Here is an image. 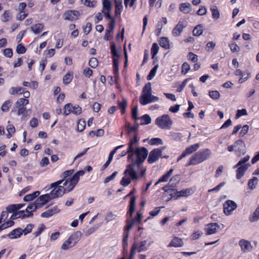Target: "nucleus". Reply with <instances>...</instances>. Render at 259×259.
Instances as JSON below:
<instances>
[{
	"label": "nucleus",
	"mask_w": 259,
	"mask_h": 259,
	"mask_svg": "<svg viewBox=\"0 0 259 259\" xmlns=\"http://www.w3.org/2000/svg\"><path fill=\"white\" fill-rule=\"evenodd\" d=\"M235 150V152L238 154L239 156L241 155H244L245 151L246 145L242 140H236L234 144L232 145Z\"/></svg>",
	"instance_id": "nucleus-7"
},
{
	"label": "nucleus",
	"mask_w": 259,
	"mask_h": 259,
	"mask_svg": "<svg viewBox=\"0 0 259 259\" xmlns=\"http://www.w3.org/2000/svg\"><path fill=\"white\" fill-rule=\"evenodd\" d=\"M103 10L102 12H104V10L110 11L112 9L111 2L109 0H103Z\"/></svg>",
	"instance_id": "nucleus-34"
},
{
	"label": "nucleus",
	"mask_w": 259,
	"mask_h": 259,
	"mask_svg": "<svg viewBox=\"0 0 259 259\" xmlns=\"http://www.w3.org/2000/svg\"><path fill=\"white\" fill-rule=\"evenodd\" d=\"M247 114V111L245 109L241 110H238L237 111V114L236 115V118H238L241 116L246 115Z\"/></svg>",
	"instance_id": "nucleus-64"
},
{
	"label": "nucleus",
	"mask_w": 259,
	"mask_h": 259,
	"mask_svg": "<svg viewBox=\"0 0 259 259\" xmlns=\"http://www.w3.org/2000/svg\"><path fill=\"white\" fill-rule=\"evenodd\" d=\"M73 246H74V245L72 244L71 242L68 239L62 245L61 248L63 250H65L69 249L70 247H72Z\"/></svg>",
	"instance_id": "nucleus-47"
},
{
	"label": "nucleus",
	"mask_w": 259,
	"mask_h": 259,
	"mask_svg": "<svg viewBox=\"0 0 259 259\" xmlns=\"http://www.w3.org/2000/svg\"><path fill=\"white\" fill-rule=\"evenodd\" d=\"M183 245V240L178 237H175L170 242L168 246L175 247H181Z\"/></svg>",
	"instance_id": "nucleus-25"
},
{
	"label": "nucleus",
	"mask_w": 259,
	"mask_h": 259,
	"mask_svg": "<svg viewBox=\"0 0 259 259\" xmlns=\"http://www.w3.org/2000/svg\"><path fill=\"white\" fill-rule=\"evenodd\" d=\"M259 219V207L255 210L252 215L250 217L249 221L254 222Z\"/></svg>",
	"instance_id": "nucleus-45"
},
{
	"label": "nucleus",
	"mask_w": 259,
	"mask_h": 259,
	"mask_svg": "<svg viewBox=\"0 0 259 259\" xmlns=\"http://www.w3.org/2000/svg\"><path fill=\"white\" fill-rule=\"evenodd\" d=\"M180 180V177L179 175H176L172 177L170 180L168 185L171 187H174L179 183Z\"/></svg>",
	"instance_id": "nucleus-32"
},
{
	"label": "nucleus",
	"mask_w": 259,
	"mask_h": 259,
	"mask_svg": "<svg viewBox=\"0 0 259 259\" xmlns=\"http://www.w3.org/2000/svg\"><path fill=\"white\" fill-rule=\"evenodd\" d=\"M250 156L246 155L242 158L235 166L234 167H237L238 166L241 164H246V162L249 160Z\"/></svg>",
	"instance_id": "nucleus-51"
},
{
	"label": "nucleus",
	"mask_w": 259,
	"mask_h": 259,
	"mask_svg": "<svg viewBox=\"0 0 259 259\" xmlns=\"http://www.w3.org/2000/svg\"><path fill=\"white\" fill-rule=\"evenodd\" d=\"M81 236V233L79 231L74 232L68 238V239L71 242L72 244L74 246L77 242L80 240Z\"/></svg>",
	"instance_id": "nucleus-20"
},
{
	"label": "nucleus",
	"mask_w": 259,
	"mask_h": 259,
	"mask_svg": "<svg viewBox=\"0 0 259 259\" xmlns=\"http://www.w3.org/2000/svg\"><path fill=\"white\" fill-rule=\"evenodd\" d=\"M183 85H188L190 88H192V93L194 96V90L193 89V80L192 78H187L183 82Z\"/></svg>",
	"instance_id": "nucleus-36"
},
{
	"label": "nucleus",
	"mask_w": 259,
	"mask_h": 259,
	"mask_svg": "<svg viewBox=\"0 0 259 259\" xmlns=\"http://www.w3.org/2000/svg\"><path fill=\"white\" fill-rule=\"evenodd\" d=\"M136 144L130 142L128 146V150L127 151V153L131 154L135 153V150L139 147L136 148Z\"/></svg>",
	"instance_id": "nucleus-54"
},
{
	"label": "nucleus",
	"mask_w": 259,
	"mask_h": 259,
	"mask_svg": "<svg viewBox=\"0 0 259 259\" xmlns=\"http://www.w3.org/2000/svg\"><path fill=\"white\" fill-rule=\"evenodd\" d=\"M211 154V151L206 148L201 150L195 153V164L200 163L207 159Z\"/></svg>",
	"instance_id": "nucleus-5"
},
{
	"label": "nucleus",
	"mask_w": 259,
	"mask_h": 259,
	"mask_svg": "<svg viewBox=\"0 0 259 259\" xmlns=\"http://www.w3.org/2000/svg\"><path fill=\"white\" fill-rule=\"evenodd\" d=\"M22 89H23L21 87H12L10 89L9 92L10 94L14 95L17 94L19 93H21V92L22 91Z\"/></svg>",
	"instance_id": "nucleus-48"
},
{
	"label": "nucleus",
	"mask_w": 259,
	"mask_h": 259,
	"mask_svg": "<svg viewBox=\"0 0 259 259\" xmlns=\"http://www.w3.org/2000/svg\"><path fill=\"white\" fill-rule=\"evenodd\" d=\"M60 211L59 209L57 206L54 207L49 209L46 211L41 213V217L42 218H49L53 214L58 212Z\"/></svg>",
	"instance_id": "nucleus-19"
},
{
	"label": "nucleus",
	"mask_w": 259,
	"mask_h": 259,
	"mask_svg": "<svg viewBox=\"0 0 259 259\" xmlns=\"http://www.w3.org/2000/svg\"><path fill=\"white\" fill-rule=\"evenodd\" d=\"M22 234V230L20 228H17L10 232L8 236L11 239H15L20 237Z\"/></svg>",
	"instance_id": "nucleus-23"
},
{
	"label": "nucleus",
	"mask_w": 259,
	"mask_h": 259,
	"mask_svg": "<svg viewBox=\"0 0 259 259\" xmlns=\"http://www.w3.org/2000/svg\"><path fill=\"white\" fill-rule=\"evenodd\" d=\"M24 213V210H21L14 212L10 217L11 220H14L18 218H22V216Z\"/></svg>",
	"instance_id": "nucleus-44"
},
{
	"label": "nucleus",
	"mask_w": 259,
	"mask_h": 259,
	"mask_svg": "<svg viewBox=\"0 0 259 259\" xmlns=\"http://www.w3.org/2000/svg\"><path fill=\"white\" fill-rule=\"evenodd\" d=\"M159 45L161 47L165 49H169V44L168 39L166 37L161 38L159 41Z\"/></svg>",
	"instance_id": "nucleus-35"
},
{
	"label": "nucleus",
	"mask_w": 259,
	"mask_h": 259,
	"mask_svg": "<svg viewBox=\"0 0 259 259\" xmlns=\"http://www.w3.org/2000/svg\"><path fill=\"white\" fill-rule=\"evenodd\" d=\"M155 123L161 129L169 130L172 126L173 121L167 114H164L158 117Z\"/></svg>",
	"instance_id": "nucleus-4"
},
{
	"label": "nucleus",
	"mask_w": 259,
	"mask_h": 259,
	"mask_svg": "<svg viewBox=\"0 0 259 259\" xmlns=\"http://www.w3.org/2000/svg\"><path fill=\"white\" fill-rule=\"evenodd\" d=\"M194 151V146L191 145L189 147L186 148L185 150L181 154L177 159L179 162L181 159H183L187 155H190Z\"/></svg>",
	"instance_id": "nucleus-22"
},
{
	"label": "nucleus",
	"mask_w": 259,
	"mask_h": 259,
	"mask_svg": "<svg viewBox=\"0 0 259 259\" xmlns=\"http://www.w3.org/2000/svg\"><path fill=\"white\" fill-rule=\"evenodd\" d=\"M209 95L211 98L214 100L219 99L220 97L219 92L216 91L209 92Z\"/></svg>",
	"instance_id": "nucleus-59"
},
{
	"label": "nucleus",
	"mask_w": 259,
	"mask_h": 259,
	"mask_svg": "<svg viewBox=\"0 0 259 259\" xmlns=\"http://www.w3.org/2000/svg\"><path fill=\"white\" fill-rule=\"evenodd\" d=\"M89 64L91 67L95 68L98 65V61L96 58L93 57L90 59Z\"/></svg>",
	"instance_id": "nucleus-52"
},
{
	"label": "nucleus",
	"mask_w": 259,
	"mask_h": 259,
	"mask_svg": "<svg viewBox=\"0 0 259 259\" xmlns=\"http://www.w3.org/2000/svg\"><path fill=\"white\" fill-rule=\"evenodd\" d=\"M73 78V72H68L66 74L64 75L63 78V82L64 84H69Z\"/></svg>",
	"instance_id": "nucleus-31"
},
{
	"label": "nucleus",
	"mask_w": 259,
	"mask_h": 259,
	"mask_svg": "<svg viewBox=\"0 0 259 259\" xmlns=\"http://www.w3.org/2000/svg\"><path fill=\"white\" fill-rule=\"evenodd\" d=\"M44 25L42 23H37L31 27V30L35 34L40 33L43 29Z\"/></svg>",
	"instance_id": "nucleus-28"
},
{
	"label": "nucleus",
	"mask_w": 259,
	"mask_h": 259,
	"mask_svg": "<svg viewBox=\"0 0 259 259\" xmlns=\"http://www.w3.org/2000/svg\"><path fill=\"white\" fill-rule=\"evenodd\" d=\"M29 103V100L24 98L19 99L15 104V106L12 110V112H16V108L25 107Z\"/></svg>",
	"instance_id": "nucleus-18"
},
{
	"label": "nucleus",
	"mask_w": 259,
	"mask_h": 259,
	"mask_svg": "<svg viewBox=\"0 0 259 259\" xmlns=\"http://www.w3.org/2000/svg\"><path fill=\"white\" fill-rule=\"evenodd\" d=\"M192 191L190 189L183 190L180 191H178L176 190V193H174V197H180L189 196Z\"/></svg>",
	"instance_id": "nucleus-26"
},
{
	"label": "nucleus",
	"mask_w": 259,
	"mask_h": 259,
	"mask_svg": "<svg viewBox=\"0 0 259 259\" xmlns=\"http://www.w3.org/2000/svg\"><path fill=\"white\" fill-rule=\"evenodd\" d=\"M147 244V241L146 240H144V241H143L142 242H141L139 245V248L138 249V252H141V251H145L146 250H147V247L146 246Z\"/></svg>",
	"instance_id": "nucleus-53"
},
{
	"label": "nucleus",
	"mask_w": 259,
	"mask_h": 259,
	"mask_svg": "<svg viewBox=\"0 0 259 259\" xmlns=\"http://www.w3.org/2000/svg\"><path fill=\"white\" fill-rule=\"evenodd\" d=\"M84 174V170H79L77 171L71 178L67 179L63 184V186H66V188L63 186H60L63 182V180L52 183L50 186V188H52L53 189L49 194L51 199H53L61 197L63 196L66 192H70L71 191L78 183L80 176H82Z\"/></svg>",
	"instance_id": "nucleus-2"
},
{
	"label": "nucleus",
	"mask_w": 259,
	"mask_h": 259,
	"mask_svg": "<svg viewBox=\"0 0 259 259\" xmlns=\"http://www.w3.org/2000/svg\"><path fill=\"white\" fill-rule=\"evenodd\" d=\"M158 67V65H156L152 69L147 76L148 80H151L155 76Z\"/></svg>",
	"instance_id": "nucleus-46"
},
{
	"label": "nucleus",
	"mask_w": 259,
	"mask_h": 259,
	"mask_svg": "<svg viewBox=\"0 0 259 259\" xmlns=\"http://www.w3.org/2000/svg\"><path fill=\"white\" fill-rule=\"evenodd\" d=\"M159 50L158 45L156 43H154L151 48V54L152 58H154L155 56L158 53Z\"/></svg>",
	"instance_id": "nucleus-50"
},
{
	"label": "nucleus",
	"mask_w": 259,
	"mask_h": 259,
	"mask_svg": "<svg viewBox=\"0 0 259 259\" xmlns=\"http://www.w3.org/2000/svg\"><path fill=\"white\" fill-rule=\"evenodd\" d=\"M210 10L212 12V17L214 19H219L220 18V13L215 6H212L210 8Z\"/></svg>",
	"instance_id": "nucleus-43"
},
{
	"label": "nucleus",
	"mask_w": 259,
	"mask_h": 259,
	"mask_svg": "<svg viewBox=\"0 0 259 259\" xmlns=\"http://www.w3.org/2000/svg\"><path fill=\"white\" fill-rule=\"evenodd\" d=\"M224 212L225 214L229 215L237 208L236 203L232 200H227L224 204Z\"/></svg>",
	"instance_id": "nucleus-9"
},
{
	"label": "nucleus",
	"mask_w": 259,
	"mask_h": 259,
	"mask_svg": "<svg viewBox=\"0 0 259 259\" xmlns=\"http://www.w3.org/2000/svg\"><path fill=\"white\" fill-rule=\"evenodd\" d=\"M12 18V13L10 10H7L1 16V20L3 22H6L11 20Z\"/></svg>",
	"instance_id": "nucleus-27"
},
{
	"label": "nucleus",
	"mask_w": 259,
	"mask_h": 259,
	"mask_svg": "<svg viewBox=\"0 0 259 259\" xmlns=\"http://www.w3.org/2000/svg\"><path fill=\"white\" fill-rule=\"evenodd\" d=\"M195 30H196L195 36H199L203 33V26L202 25H198L195 26Z\"/></svg>",
	"instance_id": "nucleus-60"
},
{
	"label": "nucleus",
	"mask_w": 259,
	"mask_h": 259,
	"mask_svg": "<svg viewBox=\"0 0 259 259\" xmlns=\"http://www.w3.org/2000/svg\"><path fill=\"white\" fill-rule=\"evenodd\" d=\"M239 246L241 247V250L244 252H249L252 248L251 243L247 241L241 240L239 242Z\"/></svg>",
	"instance_id": "nucleus-17"
},
{
	"label": "nucleus",
	"mask_w": 259,
	"mask_h": 259,
	"mask_svg": "<svg viewBox=\"0 0 259 259\" xmlns=\"http://www.w3.org/2000/svg\"><path fill=\"white\" fill-rule=\"evenodd\" d=\"M80 15L78 11L75 10H68L65 12L63 15L65 20L73 21L77 20Z\"/></svg>",
	"instance_id": "nucleus-11"
},
{
	"label": "nucleus",
	"mask_w": 259,
	"mask_h": 259,
	"mask_svg": "<svg viewBox=\"0 0 259 259\" xmlns=\"http://www.w3.org/2000/svg\"><path fill=\"white\" fill-rule=\"evenodd\" d=\"M7 131L8 132L7 137L8 138H10L12 137V135L15 133V128L13 125L10 124L7 126Z\"/></svg>",
	"instance_id": "nucleus-37"
},
{
	"label": "nucleus",
	"mask_w": 259,
	"mask_h": 259,
	"mask_svg": "<svg viewBox=\"0 0 259 259\" xmlns=\"http://www.w3.org/2000/svg\"><path fill=\"white\" fill-rule=\"evenodd\" d=\"M40 194L39 191H35L31 194L26 195L24 198L23 200L25 201H30L33 200L36 197H37Z\"/></svg>",
	"instance_id": "nucleus-30"
},
{
	"label": "nucleus",
	"mask_w": 259,
	"mask_h": 259,
	"mask_svg": "<svg viewBox=\"0 0 259 259\" xmlns=\"http://www.w3.org/2000/svg\"><path fill=\"white\" fill-rule=\"evenodd\" d=\"M229 46L232 52H238L240 50L239 47L235 43L230 44Z\"/></svg>",
	"instance_id": "nucleus-62"
},
{
	"label": "nucleus",
	"mask_w": 259,
	"mask_h": 259,
	"mask_svg": "<svg viewBox=\"0 0 259 259\" xmlns=\"http://www.w3.org/2000/svg\"><path fill=\"white\" fill-rule=\"evenodd\" d=\"M111 51L113 58H119L120 57L119 53L116 50L115 45L113 44L111 45Z\"/></svg>",
	"instance_id": "nucleus-56"
},
{
	"label": "nucleus",
	"mask_w": 259,
	"mask_h": 259,
	"mask_svg": "<svg viewBox=\"0 0 259 259\" xmlns=\"http://www.w3.org/2000/svg\"><path fill=\"white\" fill-rule=\"evenodd\" d=\"M51 199H52L49 194H46L40 196L35 201L36 203L37 206H38L39 208H40Z\"/></svg>",
	"instance_id": "nucleus-14"
},
{
	"label": "nucleus",
	"mask_w": 259,
	"mask_h": 259,
	"mask_svg": "<svg viewBox=\"0 0 259 259\" xmlns=\"http://www.w3.org/2000/svg\"><path fill=\"white\" fill-rule=\"evenodd\" d=\"M140 119L142 121L141 124H148L151 122V117L147 114L142 116Z\"/></svg>",
	"instance_id": "nucleus-39"
},
{
	"label": "nucleus",
	"mask_w": 259,
	"mask_h": 259,
	"mask_svg": "<svg viewBox=\"0 0 259 259\" xmlns=\"http://www.w3.org/2000/svg\"><path fill=\"white\" fill-rule=\"evenodd\" d=\"M161 156L162 150L160 149H154L150 152L148 158V162L149 163H153L156 162Z\"/></svg>",
	"instance_id": "nucleus-8"
},
{
	"label": "nucleus",
	"mask_w": 259,
	"mask_h": 259,
	"mask_svg": "<svg viewBox=\"0 0 259 259\" xmlns=\"http://www.w3.org/2000/svg\"><path fill=\"white\" fill-rule=\"evenodd\" d=\"M26 49L21 44H19L16 48V52L18 54H24L26 52Z\"/></svg>",
	"instance_id": "nucleus-57"
},
{
	"label": "nucleus",
	"mask_w": 259,
	"mask_h": 259,
	"mask_svg": "<svg viewBox=\"0 0 259 259\" xmlns=\"http://www.w3.org/2000/svg\"><path fill=\"white\" fill-rule=\"evenodd\" d=\"M118 64L119 61L117 58H113V70L114 73H117L118 72Z\"/></svg>",
	"instance_id": "nucleus-55"
},
{
	"label": "nucleus",
	"mask_w": 259,
	"mask_h": 259,
	"mask_svg": "<svg viewBox=\"0 0 259 259\" xmlns=\"http://www.w3.org/2000/svg\"><path fill=\"white\" fill-rule=\"evenodd\" d=\"M81 108L79 105L73 106L71 103H68L64 106L63 114L65 116L68 115L71 113L79 115L81 113Z\"/></svg>",
	"instance_id": "nucleus-6"
},
{
	"label": "nucleus",
	"mask_w": 259,
	"mask_h": 259,
	"mask_svg": "<svg viewBox=\"0 0 259 259\" xmlns=\"http://www.w3.org/2000/svg\"><path fill=\"white\" fill-rule=\"evenodd\" d=\"M28 14L25 11H19V13L17 16V20H22L27 16Z\"/></svg>",
	"instance_id": "nucleus-61"
},
{
	"label": "nucleus",
	"mask_w": 259,
	"mask_h": 259,
	"mask_svg": "<svg viewBox=\"0 0 259 259\" xmlns=\"http://www.w3.org/2000/svg\"><path fill=\"white\" fill-rule=\"evenodd\" d=\"M250 166L249 163H247L246 164H241L238 166L236 170V178L237 179H240L244 175L245 171L247 170L248 168Z\"/></svg>",
	"instance_id": "nucleus-13"
},
{
	"label": "nucleus",
	"mask_w": 259,
	"mask_h": 259,
	"mask_svg": "<svg viewBox=\"0 0 259 259\" xmlns=\"http://www.w3.org/2000/svg\"><path fill=\"white\" fill-rule=\"evenodd\" d=\"M115 11V15L117 16L120 14L123 9L122 0H114Z\"/></svg>",
	"instance_id": "nucleus-24"
},
{
	"label": "nucleus",
	"mask_w": 259,
	"mask_h": 259,
	"mask_svg": "<svg viewBox=\"0 0 259 259\" xmlns=\"http://www.w3.org/2000/svg\"><path fill=\"white\" fill-rule=\"evenodd\" d=\"M171 187L169 185L167 186H165L162 188V189L165 191L167 192L171 197H174V193L176 192V189L173 188H169Z\"/></svg>",
	"instance_id": "nucleus-41"
},
{
	"label": "nucleus",
	"mask_w": 259,
	"mask_h": 259,
	"mask_svg": "<svg viewBox=\"0 0 259 259\" xmlns=\"http://www.w3.org/2000/svg\"><path fill=\"white\" fill-rule=\"evenodd\" d=\"M172 171H173V169H172V168L170 169L168 171H167L165 174H164L162 177H161L158 180V181L155 183V185H156L161 182H167L168 181L170 176L172 174Z\"/></svg>",
	"instance_id": "nucleus-29"
},
{
	"label": "nucleus",
	"mask_w": 259,
	"mask_h": 259,
	"mask_svg": "<svg viewBox=\"0 0 259 259\" xmlns=\"http://www.w3.org/2000/svg\"><path fill=\"white\" fill-rule=\"evenodd\" d=\"M220 228V226L217 223L208 224L206 225L205 230L207 235L216 233Z\"/></svg>",
	"instance_id": "nucleus-12"
},
{
	"label": "nucleus",
	"mask_w": 259,
	"mask_h": 259,
	"mask_svg": "<svg viewBox=\"0 0 259 259\" xmlns=\"http://www.w3.org/2000/svg\"><path fill=\"white\" fill-rule=\"evenodd\" d=\"M186 26L185 24L183 22H179L177 25L175 27L172 31V34L174 36H179L184 28Z\"/></svg>",
	"instance_id": "nucleus-15"
},
{
	"label": "nucleus",
	"mask_w": 259,
	"mask_h": 259,
	"mask_svg": "<svg viewBox=\"0 0 259 259\" xmlns=\"http://www.w3.org/2000/svg\"><path fill=\"white\" fill-rule=\"evenodd\" d=\"M148 154V151L143 147L137 148L134 153L128 154V160L131 164L127 166L124 172V175H129L132 179L136 180L139 178L137 172L145 160Z\"/></svg>",
	"instance_id": "nucleus-1"
},
{
	"label": "nucleus",
	"mask_w": 259,
	"mask_h": 259,
	"mask_svg": "<svg viewBox=\"0 0 259 259\" xmlns=\"http://www.w3.org/2000/svg\"><path fill=\"white\" fill-rule=\"evenodd\" d=\"M85 126V122L84 120L80 119L78 120L77 125V130L78 132H82Z\"/></svg>",
	"instance_id": "nucleus-40"
},
{
	"label": "nucleus",
	"mask_w": 259,
	"mask_h": 259,
	"mask_svg": "<svg viewBox=\"0 0 259 259\" xmlns=\"http://www.w3.org/2000/svg\"><path fill=\"white\" fill-rule=\"evenodd\" d=\"M258 182V179L256 177H253L251 179H250L248 183V186L251 190H253L255 188L256 185Z\"/></svg>",
	"instance_id": "nucleus-33"
},
{
	"label": "nucleus",
	"mask_w": 259,
	"mask_h": 259,
	"mask_svg": "<svg viewBox=\"0 0 259 259\" xmlns=\"http://www.w3.org/2000/svg\"><path fill=\"white\" fill-rule=\"evenodd\" d=\"M17 114L18 116H21V120H27L29 117V115L27 114L28 110L25 107H21L20 108H16Z\"/></svg>",
	"instance_id": "nucleus-16"
},
{
	"label": "nucleus",
	"mask_w": 259,
	"mask_h": 259,
	"mask_svg": "<svg viewBox=\"0 0 259 259\" xmlns=\"http://www.w3.org/2000/svg\"><path fill=\"white\" fill-rule=\"evenodd\" d=\"M190 67L188 63L185 62L182 66V73L185 74L190 70Z\"/></svg>",
	"instance_id": "nucleus-58"
},
{
	"label": "nucleus",
	"mask_w": 259,
	"mask_h": 259,
	"mask_svg": "<svg viewBox=\"0 0 259 259\" xmlns=\"http://www.w3.org/2000/svg\"><path fill=\"white\" fill-rule=\"evenodd\" d=\"M39 207L37 206V205H36L35 201H34V202L30 203L25 210L27 213L23 214L22 216V219H25L32 217L33 215V213L32 212L35 211Z\"/></svg>",
	"instance_id": "nucleus-10"
},
{
	"label": "nucleus",
	"mask_w": 259,
	"mask_h": 259,
	"mask_svg": "<svg viewBox=\"0 0 259 259\" xmlns=\"http://www.w3.org/2000/svg\"><path fill=\"white\" fill-rule=\"evenodd\" d=\"M151 92V85L150 82H148L144 87L142 94L140 98V102L142 105H145L149 103L157 102L158 100V98L152 95Z\"/></svg>",
	"instance_id": "nucleus-3"
},
{
	"label": "nucleus",
	"mask_w": 259,
	"mask_h": 259,
	"mask_svg": "<svg viewBox=\"0 0 259 259\" xmlns=\"http://www.w3.org/2000/svg\"><path fill=\"white\" fill-rule=\"evenodd\" d=\"M118 105L119 107L121 109V112L122 114L124 113L125 108L127 106V101L125 99H123L121 102H118Z\"/></svg>",
	"instance_id": "nucleus-42"
},
{
	"label": "nucleus",
	"mask_w": 259,
	"mask_h": 259,
	"mask_svg": "<svg viewBox=\"0 0 259 259\" xmlns=\"http://www.w3.org/2000/svg\"><path fill=\"white\" fill-rule=\"evenodd\" d=\"M6 210L9 212H16L17 211V209L16 208V204H11V205H8L7 207H6Z\"/></svg>",
	"instance_id": "nucleus-63"
},
{
	"label": "nucleus",
	"mask_w": 259,
	"mask_h": 259,
	"mask_svg": "<svg viewBox=\"0 0 259 259\" xmlns=\"http://www.w3.org/2000/svg\"><path fill=\"white\" fill-rule=\"evenodd\" d=\"M12 101L10 100H7L5 101L2 105L1 107V109L4 112L8 111L10 106L12 104Z\"/></svg>",
	"instance_id": "nucleus-38"
},
{
	"label": "nucleus",
	"mask_w": 259,
	"mask_h": 259,
	"mask_svg": "<svg viewBox=\"0 0 259 259\" xmlns=\"http://www.w3.org/2000/svg\"><path fill=\"white\" fill-rule=\"evenodd\" d=\"M81 1L85 6L90 8L94 7L96 5V1L91 0H81Z\"/></svg>",
	"instance_id": "nucleus-49"
},
{
	"label": "nucleus",
	"mask_w": 259,
	"mask_h": 259,
	"mask_svg": "<svg viewBox=\"0 0 259 259\" xmlns=\"http://www.w3.org/2000/svg\"><path fill=\"white\" fill-rule=\"evenodd\" d=\"M179 10L183 13L187 14L192 11V7L190 3H185L180 5Z\"/></svg>",
	"instance_id": "nucleus-21"
}]
</instances>
